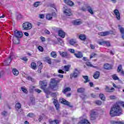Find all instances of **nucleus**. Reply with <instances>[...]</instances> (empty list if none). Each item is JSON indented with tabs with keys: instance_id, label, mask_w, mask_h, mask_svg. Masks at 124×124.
Listing matches in <instances>:
<instances>
[{
	"instance_id": "nucleus-1",
	"label": "nucleus",
	"mask_w": 124,
	"mask_h": 124,
	"mask_svg": "<svg viewBox=\"0 0 124 124\" xmlns=\"http://www.w3.org/2000/svg\"><path fill=\"white\" fill-rule=\"evenodd\" d=\"M111 117H116V116H121L123 115V110L118 104H115L111 108L109 112Z\"/></svg>"
},
{
	"instance_id": "nucleus-2",
	"label": "nucleus",
	"mask_w": 124,
	"mask_h": 124,
	"mask_svg": "<svg viewBox=\"0 0 124 124\" xmlns=\"http://www.w3.org/2000/svg\"><path fill=\"white\" fill-rule=\"evenodd\" d=\"M14 36L13 38L14 39V44H19L20 43V39L23 37V32L21 31H18V30H16L14 31ZM16 40V42L15 41Z\"/></svg>"
},
{
	"instance_id": "nucleus-3",
	"label": "nucleus",
	"mask_w": 124,
	"mask_h": 124,
	"mask_svg": "<svg viewBox=\"0 0 124 124\" xmlns=\"http://www.w3.org/2000/svg\"><path fill=\"white\" fill-rule=\"evenodd\" d=\"M61 82V79L56 80L55 78H52L50 81V87L53 91H57L58 90V83Z\"/></svg>"
},
{
	"instance_id": "nucleus-4",
	"label": "nucleus",
	"mask_w": 124,
	"mask_h": 124,
	"mask_svg": "<svg viewBox=\"0 0 124 124\" xmlns=\"http://www.w3.org/2000/svg\"><path fill=\"white\" fill-rule=\"evenodd\" d=\"M13 59H14V54L13 53H10L9 58L6 59L3 62V65H9Z\"/></svg>"
},
{
	"instance_id": "nucleus-5",
	"label": "nucleus",
	"mask_w": 124,
	"mask_h": 124,
	"mask_svg": "<svg viewBox=\"0 0 124 124\" xmlns=\"http://www.w3.org/2000/svg\"><path fill=\"white\" fill-rule=\"evenodd\" d=\"M60 103H62L63 104H64L65 105H67V106H68L70 108H73V106L71 105V103L65 100V99L62 98L60 99L59 100Z\"/></svg>"
},
{
	"instance_id": "nucleus-6",
	"label": "nucleus",
	"mask_w": 124,
	"mask_h": 124,
	"mask_svg": "<svg viewBox=\"0 0 124 124\" xmlns=\"http://www.w3.org/2000/svg\"><path fill=\"white\" fill-rule=\"evenodd\" d=\"M22 105L20 103H17L15 105L16 111L18 113H22L23 110L21 108Z\"/></svg>"
},
{
	"instance_id": "nucleus-7",
	"label": "nucleus",
	"mask_w": 124,
	"mask_h": 124,
	"mask_svg": "<svg viewBox=\"0 0 124 124\" xmlns=\"http://www.w3.org/2000/svg\"><path fill=\"white\" fill-rule=\"evenodd\" d=\"M59 53L62 58H66V59H70L71 58L70 54H68L67 52H62L61 51H59Z\"/></svg>"
},
{
	"instance_id": "nucleus-8",
	"label": "nucleus",
	"mask_w": 124,
	"mask_h": 124,
	"mask_svg": "<svg viewBox=\"0 0 124 124\" xmlns=\"http://www.w3.org/2000/svg\"><path fill=\"white\" fill-rule=\"evenodd\" d=\"M23 30H29L31 29V24L29 22H25L23 24Z\"/></svg>"
},
{
	"instance_id": "nucleus-9",
	"label": "nucleus",
	"mask_w": 124,
	"mask_h": 124,
	"mask_svg": "<svg viewBox=\"0 0 124 124\" xmlns=\"http://www.w3.org/2000/svg\"><path fill=\"white\" fill-rule=\"evenodd\" d=\"M96 117H97V112L94 110L91 111L90 114V120H91V121H94V120L96 119Z\"/></svg>"
},
{
	"instance_id": "nucleus-10",
	"label": "nucleus",
	"mask_w": 124,
	"mask_h": 124,
	"mask_svg": "<svg viewBox=\"0 0 124 124\" xmlns=\"http://www.w3.org/2000/svg\"><path fill=\"white\" fill-rule=\"evenodd\" d=\"M53 103L56 107V110H59L60 109V104H59V102L58 101V99L57 98L54 97L53 99Z\"/></svg>"
},
{
	"instance_id": "nucleus-11",
	"label": "nucleus",
	"mask_w": 124,
	"mask_h": 124,
	"mask_svg": "<svg viewBox=\"0 0 124 124\" xmlns=\"http://www.w3.org/2000/svg\"><path fill=\"white\" fill-rule=\"evenodd\" d=\"M105 91H106L107 93H114V92H115V88H114L113 87H111V88H110L109 86L106 85Z\"/></svg>"
},
{
	"instance_id": "nucleus-12",
	"label": "nucleus",
	"mask_w": 124,
	"mask_h": 124,
	"mask_svg": "<svg viewBox=\"0 0 124 124\" xmlns=\"http://www.w3.org/2000/svg\"><path fill=\"white\" fill-rule=\"evenodd\" d=\"M113 12L116 16L117 19L120 21V20H121V14H120L119 10L117 9L114 10Z\"/></svg>"
},
{
	"instance_id": "nucleus-13",
	"label": "nucleus",
	"mask_w": 124,
	"mask_h": 124,
	"mask_svg": "<svg viewBox=\"0 0 124 124\" xmlns=\"http://www.w3.org/2000/svg\"><path fill=\"white\" fill-rule=\"evenodd\" d=\"M64 14L66 16H71L72 13H71V10L70 9H66L63 11Z\"/></svg>"
},
{
	"instance_id": "nucleus-14",
	"label": "nucleus",
	"mask_w": 124,
	"mask_h": 124,
	"mask_svg": "<svg viewBox=\"0 0 124 124\" xmlns=\"http://www.w3.org/2000/svg\"><path fill=\"white\" fill-rule=\"evenodd\" d=\"M73 24L75 26H79V25L82 24V21L79 19H76L73 21Z\"/></svg>"
},
{
	"instance_id": "nucleus-15",
	"label": "nucleus",
	"mask_w": 124,
	"mask_h": 124,
	"mask_svg": "<svg viewBox=\"0 0 124 124\" xmlns=\"http://www.w3.org/2000/svg\"><path fill=\"white\" fill-rule=\"evenodd\" d=\"M39 83L41 85V89L45 90V88L47 87V82L45 81H40Z\"/></svg>"
},
{
	"instance_id": "nucleus-16",
	"label": "nucleus",
	"mask_w": 124,
	"mask_h": 124,
	"mask_svg": "<svg viewBox=\"0 0 124 124\" xmlns=\"http://www.w3.org/2000/svg\"><path fill=\"white\" fill-rule=\"evenodd\" d=\"M58 35L62 38H64L65 36V33L63 31L59 30L58 31Z\"/></svg>"
},
{
	"instance_id": "nucleus-17",
	"label": "nucleus",
	"mask_w": 124,
	"mask_h": 124,
	"mask_svg": "<svg viewBox=\"0 0 124 124\" xmlns=\"http://www.w3.org/2000/svg\"><path fill=\"white\" fill-rule=\"evenodd\" d=\"M79 74V71L77 69H75V72L71 75V77H73L74 78H77L78 77V74Z\"/></svg>"
},
{
	"instance_id": "nucleus-18",
	"label": "nucleus",
	"mask_w": 124,
	"mask_h": 124,
	"mask_svg": "<svg viewBox=\"0 0 124 124\" xmlns=\"http://www.w3.org/2000/svg\"><path fill=\"white\" fill-rule=\"evenodd\" d=\"M64 1L66 4L69 5V6H73L74 5V3L70 0H64Z\"/></svg>"
},
{
	"instance_id": "nucleus-19",
	"label": "nucleus",
	"mask_w": 124,
	"mask_h": 124,
	"mask_svg": "<svg viewBox=\"0 0 124 124\" xmlns=\"http://www.w3.org/2000/svg\"><path fill=\"white\" fill-rule=\"evenodd\" d=\"M99 76H100V72H99L98 71H97L95 72L93 75V78L94 79H98V78H99Z\"/></svg>"
},
{
	"instance_id": "nucleus-20",
	"label": "nucleus",
	"mask_w": 124,
	"mask_h": 124,
	"mask_svg": "<svg viewBox=\"0 0 124 124\" xmlns=\"http://www.w3.org/2000/svg\"><path fill=\"white\" fill-rule=\"evenodd\" d=\"M99 35H101V36H106V35H109L110 34V32L106 31V32H102L98 33Z\"/></svg>"
},
{
	"instance_id": "nucleus-21",
	"label": "nucleus",
	"mask_w": 124,
	"mask_h": 124,
	"mask_svg": "<svg viewBox=\"0 0 124 124\" xmlns=\"http://www.w3.org/2000/svg\"><path fill=\"white\" fill-rule=\"evenodd\" d=\"M82 77H83V79H84V80H85L84 81V84H86V83H88L89 82H90L91 80L89 78V76H82Z\"/></svg>"
},
{
	"instance_id": "nucleus-22",
	"label": "nucleus",
	"mask_w": 124,
	"mask_h": 124,
	"mask_svg": "<svg viewBox=\"0 0 124 124\" xmlns=\"http://www.w3.org/2000/svg\"><path fill=\"white\" fill-rule=\"evenodd\" d=\"M75 56L78 59H81V58H83V54L80 51H79L78 53H75Z\"/></svg>"
},
{
	"instance_id": "nucleus-23",
	"label": "nucleus",
	"mask_w": 124,
	"mask_h": 124,
	"mask_svg": "<svg viewBox=\"0 0 124 124\" xmlns=\"http://www.w3.org/2000/svg\"><path fill=\"white\" fill-rule=\"evenodd\" d=\"M85 92V88H80L77 89V93H83Z\"/></svg>"
},
{
	"instance_id": "nucleus-24",
	"label": "nucleus",
	"mask_w": 124,
	"mask_h": 124,
	"mask_svg": "<svg viewBox=\"0 0 124 124\" xmlns=\"http://www.w3.org/2000/svg\"><path fill=\"white\" fill-rule=\"evenodd\" d=\"M112 78L114 80L121 81V79L118 77L116 74L112 75Z\"/></svg>"
},
{
	"instance_id": "nucleus-25",
	"label": "nucleus",
	"mask_w": 124,
	"mask_h": 124,
	"mask_svg": "<svg viewBox=\"0 0 124 124\" xmlns=\"http://www.w3.org/2000/svg\"><path fill=\"white\" fill-rule=\"evenodd\" d=\"M69 68H70V65H64L63 68L62 69L64 71H69Z\"/></svg>"
},
{
	"instance_id": "nucleus-26",
	"label": "nucleus",
	"mask_w": 124,
	"mask_h": 124,
	"mask_svg": "<svg viewBox=\"0 0 124 124\" xmlns=\"http://www.w3.org/2000/svg\"><path fill=\"white\" fill-rule=\"evenodd\" d=\"M70 91H71V88H70V87H66L63 90H62V92L64 94H65V93H66L67 92H70Z\"/></svg>"
},
{
	"instance_id": "nucleus-27",
	"label": "nucleus",
	"mask_w": 124,
	"mask_h": 124,
	"mask_svg": "<svg viewBox=\"0 0 124 124\" xmlns=\"http://www.w3.org/2000/svg\"><path fill=\"white\" fill-rule=\"evenodd\" d=\"M87 8L88 12L93 15V8H92L90 6H87Z\"/></svg>"
},
{
	"instance_id": "nucleus-28",
	"label": "nucleus",
	"mask_w": 124,
	"mask_h": 124,
	"mask_svg": "<svg viewBox=\"0 0 124 124\" xmlns=\"http://www.w3.org/2000/svg\"><path fill=\"white\" fill-rule=\"evenodd\" d=\"M79 38L80 40L85 41L87 39V37L84 34H80L79 36Z\"/></svg>"
},
{
	"instance_id": "nucleus-29",
	"label": "nucleus",
	"mask_w": 124,
	"mask_h": 124,
	"mask_svg": "<svg viewBox=\"0 0 124 124\" xmlns=\"http://www.w3.org/2000/svg\"><path fill=\"white\" fill-rule=\"evenodd\" d=\"M13 73L15 76H18L19 75V71H18L15 68L13 69Z\"/></svg>"
},
{
	"instance_id": "nucleus-30",
	"label": "nucleus",
	"mask_w": 124,
	"mask_h": 124,
	"mask_svg": "<svg viewBox=\"0 0 124 124\" xmlns=\"http://www.w3.org/2000/svg\"><path fill=\"white\" fill-rule=\"evenodd\" d=\"M118 27L121 34H124V28L121 27L120 25H118Z\"/></svg>"
},
{
	"instance_id": "nucleus-31",
	"label": "nucleus",
	"mask_w": 124,
	"mask_h": 124,
	"mask_svg": "<svg viewBox=\"0 0 124 124\" xmlns=\"http://www.w3.org/2000/svg\"><path fill=\"white\" fill-rule=\"evenodd\" d=\"M45 60L47 63H49V64H51L52 63V61H51V58H50L48 57H46L45 58Z\"/></svg>"
},
{
	"instance_id": "nucleus-32",
	"label": "nucleus",
	"mask_w": 124,
	"mask_h": 124,
	"mask_svg": "<svg viewBox=\"0 0 124 124\" xmlns=\"http://www.w3.org/2000/svg\"><path fill=\"white\" fill-rule=\"evenodd\" d=\"M86 64V65H87V66H90V67H95V68H97V69H98V67L93 66V65L92 64V63H91V62H87Z\"/></svg>"
},
{
	"instance_id": "nucleus-33",
	"label": "nucleus",
	"mask_w": 124,
	"mask_h": 124,
	"mask_svg": "<svg viewBox=\"0 0 124 124\" xmlns=\"http://www.w3.org/2000/svg\"><path fill=\"white\" fill-rule=\"evenodd\" d=\"M104 68H105V69H108V70L111 69V66H110V64L108 63H106L104 65Z\"/></svg>"
},
{
	"instance_id": "nucleus-34",
	"label": "nucleus",
	"mask_w": 124,
	"mask_h": 124,
	"mask_svg": "<svg viewBox=\"0 0 124 124\" xmlns=\"http://www.w3.org/2000/svg\"><path fill=\"white\" fill-rule=\"evenodd\" d=\"M37 65L38 69H42V67H43V65H42V62H38Z\"/></svg>"
},
{
	"instance_id": "nucleus-35",
	"label": "nucleus",
	"mask_w": 124,
	"mask_h": 124,
	"mask_svg": "<svg viewBox=\"0 0 124 124\" xmlns=\"http://www.w3.org/2000/svg\"><path fill=\"white\" fill-rule=\"evenodd\" d=\"M46 19L49 20V21H51L52 19H53V17L50 14H48L46 16Z\"/></svg>"
},
{
	"instance_id": "nucleus-36",
	"label": "nucleus",
	"mask_w": 124,
	"mask_h": 124,
	"mask_svg": "<svg viewBox=\"0 0 124 124\" xmlns=\"http://www.w3.org/2000/svg\"><path fill=\"white\" fill-rule=\"evenodd\" d=\"M41 4H42L41 1H36L34 3V7H37L38 6H39V5H41Z\"/></svg>"
},
{
	"instance_id": "nucleus-37",
	"label": "nucleus",
	"mask_w": 124,
	"mask_h": 124,
	"mask_svg": "<svg viewBox=\"0 0 124 124\" xmlns=\"http://www.w3.org/2000/svg\"><path fill=\"white\" fill-rule=\"evenodd\" d=\"M30 101H31V104H32V105H34L35 104L34 97H30Z\"/></svg>"
},
{
	"instance_id": "nucleus-38",
	"label": "nucleus",
	"mask_w": 124,
	"mask_h": 124,
	"mask_svg": "<svg viewBox=\"0 0 124 124\" xmlns=\"http://www.w3.org/2000/svg\"><path fill=\"white\" fill-rule=\"evenodd\" d=\"M49 122V124H59V121H58V120H50Z\"/></svg>"
},
{
	"instance_id": "nucleus-39",
	"label": "nucleus",
	"mask_w": 124,
	"mask_h": 124,
	"mask_svg": "<svg viewBox=\"0 0 124 124\" xmlns=\"http://www.w3.org/2000/svg\"><path fill=\"white\" fill-rule=\"evenodd\" d=\"M31 67L32 69H36V64L34 62H32L31 63Z\"/></svg>"
},
{
	"instance_id": "nucleus-40",
	"label": "nucleus",
	"mask_w": 124,
	"mask_h": 124,
	"mask_svg": "<svg viewBox=\"0 0 124 124\" xmlns=\"http://www.w3.org/2000/svg\"><path fill=\"white\" fill-rule=\"evenodd\" d=\"M50 56H51L52 58H57V53L55 51H52L50 53Z\"/></svg>"
},
{
	"instance_id": "nucleus-41",
	"label": "nucleus",
	"mask_w": 124,
	"mask_h": 124,
	"mask_svg": "<svg viewBox=\"0 0 124 124\" xmlns=\"http://www.w3.org/2000/svg\"><path fill=\"white\" fill-rule=\"evenodd\" d=\"M99 96H100V99L102 100H105L106 98H105V95H104V94L101 93L99 94Z\"/></svg>"
},
{
	"instance_id": "nucleus-42",
	"label": "nucleus",
	"mask_w": 124,
	"mask_h": 124,
	"mask_svg": "<svg viewBox=\"0 0 124 124\" xmlns=\"http://www.w3.org/2000/svg\"><path fill=\"white\" fill-rule=\"evenodd\" d=\"M69 43L70 44V45H74V44H75V43H76V41H75V40L72 39L71 40H70V42Z\"/></svg>"
},
{
	"instance_id": "nucleus-43",
	"label": "nucleus",
	"mask_w": 124,
	"mask_h": 124,
	"mask_svg": "<svg viewBox=\"0 0 124 124\" xmlns=\"http://www.w3.org/2000/svg\"><path fill=\"white\" fill-rule=\"evenodd\" d=\"M34 88H35L34 86L31 85L29 87V91L30 93H33V90H34Z\"/></svg>"
},
{
	"instance_id": "nucleus-44",
	"label": "nucleus",
	"mask_w": 124,
	"mask_h": 124,
	"mask_svg": "<svg viewBox=\"0 0 124 124\" xmlns=\"http://www.w3.org/2000/svg\"><path fill=\"white\" fill-rule=\"evenodd\" d=\"M27 117H29V118H33V117H34V114L33 113H29L27 115Z\"/></svg>"
},
{
	"instance_id": "nucleus-45",
	"label": "nucleus",
	"mask_w": 124,
	"mask_h": 124,
	"mask_svg": "<svg viewBox=\"0 0 124 124\" xmlns=\"http://www.w3.org/2000/svg\"><path fill=\"white\" fill-rule=\"evenodd\" d=\"M27 79L29 81H31V82H35V79L31 78V77H27Z\"/></svg>"
},
{
	"instance_id": "nucleus-46",
	"label": "nucleus",
	"mask_w": 124,
	"mask_h": 124,
	"mask_svg": "<svg viewBox=\"0 0 124 124\" xmlns=\"http://www.w3.org/2000/svg\"><path fill=\"white\" fill-rule=\"evenodd\" d=\"M122 65H119V66L117 68V72H121V71H122Z\"/></svg>"
},
{
	"instance_id": "nucleus-47",
	"label": "nucleus",
	"mask_w": 124,
	"mask_h": 124,
	"mask_svg": "<svg viewBox=\"0 0 124 124\" xmlns=\"http://www.w3.org/2000/svg\"><path fill=\"white\" fill-rule=\"evenodd\" d=\"M21 89L23 93H28V90L26 88H25V87H21Z\"/></svg>"
},
{
	"instance_id": "nucleus-48",
	"label": "nucleus",
	"mask_w": 124,
	"mask_h": 124,
	"mask_svg": "<svg viewBox=\"0 0 124 124\" xmlns=\"http://www.w3.org/2000/svg\"><path fill=\"white\" fill-rule=\"evenodd\" d=\"M38 50L40 51V52H43L44 49H43V47L40 46H39L38 47Z\"/></svg>"
},
{
	"instance_id": "nucleus-49",
	"label": "nucleus",
	"mask_w": 124,
	"mask_h": 124,
	"mask_svg": "<svg viewBox=\"0 0 124 124\" xmlns=\"http://www.w3.org/2000/svg\"><path fill=\"white\" fill-rule=\"evenodd\" d=\"M22 18H23V16L20 14H19L16 16L17 20H20V19H22Z\"/></svg>"
},
{
	"instance_id": "nucleus-50",
	"label": "nucleus",
	"mask_w": 124,
	"mask_h": 124,
	"mask_svg": "<svg viewBox=\"0 0 124 124\" xmlns=\"http://www.w3.org/2000/svg\"><path fill=\"white\" fill-rule=\"evenodd\" d=\"M96 56H97V54L93 53L90 56V59H93V58H94V57H96Z\"/></svg>"
},
{
	"instance_id": "nucleus-51",
	"label": "nucleus",
	"mask_w": 124,
	"mask_h": 124,
	"mask_svg": "<svg viewBox=\"0 0 124 124\" xmlns=\"http://www.w3.org/2000/svg\"><path fill=\"white\" fill-rule=\"evenodd\" d=\"M69 52H70L71 54H74L75 50L72 48L68 49Z\"/></svg>"
},
{
	"instance_id": "nucleus-52",
	"label": "nucleus",
	"mask_w": 124,
	"mask_h": 124,
	"mask_svg": "<svg viewBox=\"0 0 124 124\" xmlns=\"http://www.w3.org/2000/svg\"><path fill=\"white\" fill-rule=\"evenodd\" d=\"M95 103L97 104V105H101L102 103L100 101H96Z\"/></svg>"
},
{
	"instance_id": "nucleus-53",
	"label": "nucleus",
	"mask_w": 124,
	"mask_h": 124,
	"mask_svg": "<svg viewBox=\"0 0 124 124\" xmlns=\"http://www.w3.org/2000/svg\"><path fill=\"white\" fill-rule=\"evenodd\" d=\"M109 98L110 99H116V96L115 95L109 96Z\"/></svg>"
},
{
	"instance_id": "nucleus-54",
	"label": "nucleus",
	"mask_w": 124,
	"mask_h": 124,
	"mask_svg": "<svg viewBox=\"0 0 124 124\" xmlns=\"http://www.w3.org/2000/svg\"><path fill=\"white\" fill-rule=\"evenodd\" d=\"M35 91L37 93H41V90L40 89H36L35 90Z\"/></svg>"
},
{
	"instance_id": "nucleus-55",
	"label": "nucleus",
	"mask_w": 124,
	"mask_h": 124,
	"mask_svg": "<svg viewBox=\"0 0 124 124\" xmlns=\"http://www.w3.org/2000/svg\"><path fill=\"white\" fill-rule=\"evenodd\" d=\"M21 60L24 61V62H28V58H27V57H23L21 58Z\"/></svg>"
},
{
	"instance_id": "nucleus-56",
	"label": "nucleus",
	"mask_w": 124,
	"mask_h": 124,
	"mask_svg": "<svg viewBox=\"0 0 124 124\" xmlns=\"http://www.w3.org/2000/svg\"><path fill=\"white\" fill-rule=\"evenodd\" d=\"M58 73H61L62 74H63V73H64V71H63L62 69H60L58 70Z\"/></svg>"
},
{
	"instance_id": "nucleus-57",
	"label": "nucleus",
	"mask_w": 124,
	"mask_h": 124,
	"mask_svg": "<svg viewBox=\"0 0 124 124\" xmlns=\"http://www.w3.org/2000/svg\"><path fill=\"white\" fill-rule=\"evenodd\" d=\"M43 119V117H42V116L40 115V116H39L38 121H39V122H41V121H42Z\"/></svg>"
},
{
	"instance_id": "nucleus-58",
	"label": "nucleus",
	"mask_w": 124,
	"mask_h": 124,
	"mask_svg": "<svg viewBox=\"0 0 124 124\" xmlns=\"http://www.w3.org/2000/svg\"><path fill=\"white\" fill-rule=\"evenodd\" d=\"M7 114V112L4 111H3V112L2 113V115H3V116H4L5 117L6 116Z\"/></svg>"
},
{
	"instance_id": "nucleus-59",
	"label": "nucleus",
	"mask_w": 124,
	"mask_h": 124,
	"mask_svg": "<svg viewBox=\"0 0 124 124\" xmlns=\"http://www.w3.org/2000/svg\"><path fill=\"white\" fill-rule=\"evenodd\" d=\"M40 39L42 40V42H44V41H45V38L43 36L40 37Z\"/></svg>"
},
{
	"instance_id": "nucleus-60",
	"label": "nucleus",
	"mask_w": 124,
	"mask_h": 124,
	"mask_svg": "<svg viewBox=\"0 0 124 124\" xmlns=\"http://www.w3.org/2000/svg\"><path fill=\"white\" fill-rule=\"evenodd\" d=\"M39 18H40V19H44V15H43V14L40 15Z\"/></svg>"
},
{
	"instance_id": "nucleus-61",
	"label": "nucleus",
	"mask_w": 124,
	"mask_h": 124,
	"mask_svg": "<svg viewBox=\"0 0 124 124\" xmlns=\"http://www.w3.org/2000/svg\"><path fill=\"white\" fill-rule=\"evenodd\" d=\"M114 124H124V123L122 122H114Z\"/></svg>"
},
{
	"instance_id": "nucleus-62",
	"label": "nucleus",
	"mask_w": 124,
	"mask_h": 124,
	"mask_svg": "<svg viewBox=\"0 0 124 124\" xmlns=\"http://www.w3.org/2000/svg\"><path fill=\"white\" fill-rule=\"evenodd\" d=\"M90 47L91 48V49H93L95 48L94 46H93V44L90 45Z\"/></svg>"
},
{
	"instance_id": "nucleus-63",
	"label": "nucleus",
	"mask_w": 124,
	"mask_h": 124,
	"mask_svg": "<svg viewBox=\"0 0 124 124\" xmlns=\"http://www.w3.org/2000/svg\"><path fill=\"white\" fill-rule=\"evenodd\" d=\"M81 10H82V11H86L87 9H86L85 7H82L81 9Z\"/></svg>"
},
{
	"instance_id": "nucleus-64",
	"label": "nucleus",
	"mask_w": 124,
	"mask_h": 124,
	"mask_svg": "<svg viewBox=\"0 0 124 124\" xmlns=\"http://www.w3.org/2000/svg\"><path fill=\"white\" fill-rule=\"evenodd\" d=\"M45 33H46V34H50V31L48 30H46L45 31Z\"/></svg>"
}]
</instances>
